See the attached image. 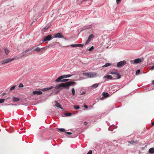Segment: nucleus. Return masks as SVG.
Returning a JSON list of instances; mask_svg holds the SVG:
<instances>
[{"label":"nucleus","instance_id":"obj_1","mask_svg":"<svg viewBox=\"0 0 154 154\" xmlns=\"http://www.w3.org/2000/svg\"><path fill=\"white\" fill-rule=\"evenodd\" d=\"M75 83V82L70 81L68 82L65 83H62L57 85L55 87L56 89H60L61 90L64 88L65 89L68 90L70 86L72 85Z\"/></svg>","mask_w":154,"mask_h":154},{"label":"nucleus","instance_id":"obj_2","mask_svg":"<svg viewBox=\"0 0 154 154\" xmlns=\"http://www.w3.org/2000/svg\"><path fill=\"white\" fill-rule=\"evenodd\" d=\"M83 74L88 78H94L98 76L97 74L95 72H84Z\"/></svg>","mask_w":154,"mask_h":154},{"label":"nucleus","instance_id":"obj_3","mask_svg":"<svg viewBox=\"0 0 154 154\" xmlns=\"http://www.w3.org/2000/svg\"><path fill=\"white\" fill-rule=\"evenodd\" d=\"M143 60L144 59L143 58H137L134 60L131 61V63L132 64H136L139 63L143 61Z\"/></svg>","mask_w":154,"mask_h":154},{"label":"nucleus","instance_id":"obj_4","mask_svg":"<svg viewBox=\"0 0 154 154\" xmlns=\"http://www.w3.org/2000/svg\"><path fill=\"white\" fill-rule=\"evenodd\" d=\"M126 63V61L125 60H123L118 62L117 64V66L118 67L121 68Z\"/></svg>","mask_w":154,"mask_h":154},{"label":"nucleus","instance_id":"obj_5","mask_svg":"<svg viewBox=\"0 0 154 154\" xmlns=\"http://www.w3.org/2000/svg\"><path fill=\"white\" fill-rule=\"evenodd\" d=\"M55 37L56 38H61L66 39L65 37L63 36L62 33H57L54 35Z\"/></svg>","mask_w":154,"mask_h":154},{"label":"nucleus","instance_id":"obj_6","mask_svg":"<svg viewBox=\"0 0 154 154\" xmlns=\"http://www.w3.org/2000/svg\"><path fill=\"white\" fill-rule=\"evenodd\" d=\"M34 51V50L33 49V48H32L28 49H27L25 51H24L23 53H22V56H24L26 54H27L26 53V52H27L29 51H31V52H33Z\"/></svg>","mask_w":154,"mask_h":154},{"label":"nucleus","instance_id":"obj_7","mask_svg":"<svg viewBox=\"0 0 154 154\" xmlns=\"http://www.w3.org/2000/svg\"><path fill=\"white\" fill-rule=\"evenodd\" d=\"M52 36L51 35H49L47 36L44 37V42H46L47 41H50L51 40Z\"/></svg>","mask_w":154,"mask_h":154},{"label":"nucleus","instance_id":"obj_8","mask_svg":"<svg viewBox=\"0 0 154 154\" xmlns=\"http://www.w3.org/2000/svg\"><path fill=\"white\" fill-rule=\"evenodd\" d=\"M14 60V59H7L5 60L2 61V64H5V63H8L10 61H11Z\"/></svg>","mask_w":154,"mask_h":154},{"label":"nucleus","instance_id":"obj_9","mask_svg":"<svg viewBox=\"0 0 154 154\" xmlns=\"http://www.w3.org/2000/svg\"><path fill=\"white\" fill-rule=\"evenodd\" d=\"M94 37V35L93 34L91 35L89 37H88V39L87 40V41H86L85 44H88L89 43L90 41L91 40V39L93 38Z\"/></svg>","mask_w":154,"mask_h":154},{"label":"nucleus","instance_id":"obj_10","mask_svg":"<svg viewBox=\"0 0 154 154\" xmlns=\"http://www.w3.org/2000/svg\"><path fill=\"white\" fill-rule=\"evenodd\" d=\"M110 73L112 74H116V77L118 79L120 78L121 76V75L118 73L116 72H112Z\"/></svg>","mask_w":154,"mask_h":154},{"label":"nucleus","instance_id":"obj_11","mask_svg":"<svg viewBox=\"0 0 154 154\" xmlns=\"http://www.w3.org/2000/svg\"><path fill=\"white\" fill-rule=\"evenodd\" d=\"M42 94V92L40 91H34L32 92L33 94H37V95H40Z\"/></svg>","mask_w":154,"mask_h":154},{"label":"nucleus","instance_id":"obj_12","mask_svg":"<svg viewBox=\"0 0 154 154\" xmlns=\"http://www.w3.org/2000/svg\"><path fill=\"white\" fill-rule=\"evenodd\" d=\"M103 78L106 79H112V77L111 75H107L104 76Z\"/></svg>","mask_w":154,"mask_h":154},{"label":"nucleus","instance_id":"obj_13","mask_svg":"<svg viewBox=\"0 0 154 154\" xmlns=\"http://www.w3.org/2000/svg\"><path fill=\"white\" fill-rule=\"evenodd\" d=\"M55 102L56 103L55 105L57 107L60 108L62 109H63V108L62 107V106L59 103L57 102V101H55Z\"/></svg>","mask_w":154,"mask_h":154},{"label":"nucleus","instance_id":"obj_14","mask_svg":"<svg viewBox=\"0 0 154 154\" xmlns=\"http://www.w3.org/2000/svg\"><path fill=\"white\" fill-rule=\"evenodd\" d=\"M63 79V77L62 76H61L59 77L55 81L57 82H61V80Z\"/></svg>","mask_w":154,"mask_h":154},{"label":"nucleus","instance_id":"obj_15","mask_svg":"<svg viewBox=\"0 0 154 154\" xmlns=\"http://www.w3.org/2000/svg\"><path fill=\"white\" fill-rule=\"evenodd\" d=\"M45 48H39L38 47H37L36 48H35V49H34V51H37V52H39L41 51V49H45Z\"/></svg>","mask_w":154,"mask_h":154},{"label":"nucleus","instance_id":"obj_16","mask_svg":"<svg viewBox=\"0 0 154 154\" xmlns=\"http://www.w3.org/2000/svg\"><path fill=\"white\" fill-rule=\"evenodd\" d=\"M102 95L104 97H108L109 96V94L107 93L103 92L102 93Z\"/></svg>","mask_w":154,"mask_h":154},{"label":"nucleus","instance_id":"obj_17","mask_svg":"<svg viewBox=\"0 0 154 154\" xmlns=\"http://www.w3.org/2000/svg\"><path fill=\"white\" fill-rule=\"evenodd\" d=\"M149 152L151 154L154 153V149L153 148H150L149 150Z\"/></svg>","mask_w":154,"mask_h":154},{"label":"nucleus","instance_id":"obj_18","mask_svg":"<svg viewBox=\"0 0 154 154\" xmlns=\"http://www.w3.org/2000/svg\"><path fill=\"white\" fill-rule=\"evenodd\" d=\"M13 100L14 102H17L19 101L20 99L18 98L13 97Z\"/></svg>","mask_w":154,"mask_h":154},{"label":"nucleus","instance_id":"obj_19","mask_svg":"<svg viewBox=\"0 0 154 154\" xmlns=\"http://www.w3.org/2000/svg\"><path fill=\"white\" fill-rule=\"evenodd\" d=\"M5 53L6 55H8L10 52L9 50L7 48H5Z\"/></svg>","mask_w":154,"mask_h":154},{"label":"nucleus","instance_id":"obj_20","mask_svg":"<svg viewBox=\"0 0 154 154\" xmlns=\"http://www.w3.org/2000/svg\"><path fill=\"white\" fill-rule=\"evenodd\" d=\"M111 65V64L109 63H106L105 64L102 66L103 67H106Z\"/></svg>","mask_w":154,"mask_h":154},{"label":"nucleus","instance_id":"obj_21","mask_svg":"<svg viewBox=\"0 0 154 154\" xmlns=\"http://www.w3.org/2000/svg\"><path fill=\"white\" fill-rule=\"evenodd\" d=\"M98 86V84L97 83L95 84L92 85V87L94 88H97Z\"/></svg>","mask_w":154,"mask_h":154},{"label":"nucleus","instance_id":"obj_22","mask_svg":"<svg viewBox=\"0 0 154 154\" xmlns=\"http://www.w3.org/2000/svg\"><path fill=\"white\" fill-rule=\"evenodd\" d=\"M49 27V26H45V27H44V28L43 29L42 31L43 32H45L46 30H47L48 29Z\"/></svg>","mask_w":154,"mask_h":154},{"label":"nucleus","instance_id":"obj_23","mask_svg":"<svg viewBox=\"0 0 154 154\" xmlns=\"http://www.w3.org/2000/svg\"><path fill=\"white\" fill-rule=\"evenodd\" d=\"M62 76L63 79L64 78H69L71 76V75H63Z\"/></svg>","mask_w":154,"mask_h":154},{"label":"nucleus","instance_id":"obj_24","mask_svg":"<svg viewBox=\"0 0 154 154\" xmlns=\"http://www.w3.org/2000/svg\"><path fill=\"white\" fill-rule=\"evenodd\" d=\"M72 94L73 96H74L75 95V89L74 88H73L72 89Z\"/></svg>","mask_w":154,"mask_h":154},{"label":"nucleus","instance_id":"obj_25","mask_svg":"<svg viewBox=\"0 0 154 154\" xmlns=\"http://www.w3.org/2000/svg\"><path fill=\"white\" fill-rule=\"evenodd\" d=\"M72 115V114L70 113L66 112L65 114V115L66 116H70Z\"/></svg>","mask_w":154,"mask_h":154},{"label":"nucleus","instance_id":"obj_26","mask_svg":"<svg viewBox=\"0 0 154 154\" xmlns=\"http://www.w3.org/2000/svg\"><path fill=\"white\" fill-rule=\"evenodd\" d=\"M78 44H72L71 45V46L72 47H77Z\"/></svg>","mask_w":154,"mask_h":154},{"label":"nucleus","instance_id":"obj_27","mask_svg":"<svg viewBox=\"0 0 154 154\" xmlns=\"http://www.w3.org/2000/svg\"><path fill=\"white\" fill-rule=\"evenodd\" d=\"M128 143H131V144H134L137 143L136 142V141H134V140H131V141H129L128 142Z\"/></svg>","mask_w":154,"mask_h":154},{"label":"nucleus","instance_id":"obj_28","mask_svg":"<svg viewBox=\"0 0 154 154\" xmlns=\"http://www.w3.org/2000/svg\"><path fill=\"white\" fill-rule=\"evenodd\" d=\"M58 130L62 132H64L65 131V129L63 128H59V129H58Z\"/></svg>","mask_w":154,"mask_h":154},{"label":"nucleus","instance_id":"obj_29","mask_svg":"<svg viewBox=\"0 0 154 154\" xmlns=\"http://www.w3.org/2000/svg\"><path fill=\"white\" fill-rule=\"evenodd\" d=\"M74 107L75 108V109H78L79 108V106L78 105H75L74 106Z\"/></svg>","mask_w":154,"mask_h":154},{"label":"nucleus","instance_id":"obj_30","mask_svg":"<svg viewBox=\"0 0 154 154\" xmlns=\"http://www.w3.org/2000/svg\"><path fill=\"white\" fill-rule=\"evenodd\" d=\"M5 101V99H0V103H3Z\"/></svg>","mask_w":154,"mask_h":154},{"label":"nucleus","instance_id":"obj_31","mask_svg":"<svg viewBox=\"0 0 154 154\" xmlns=\"http://www.w3.org/2000/svg\"><path fill=\"white\" fill-rule=\"evenodd\" d=\"M69 80V79H65L62 80H61V82H67V81H68Z\"/></svg>","mask_w":154,"mask_h":154},{"label":"nucleus","instance_id":"obj_32","mask_svg":"<svg viewBox=\"0 0 154 154\" xmlns=\"http://www.w3.org/2000/svg\"><path fill=\"white\" fill-rule=\"evenodd\" d=\"M77 47L82 48L83 47V45L82 44H78Z\"/></svg>","mask_w":154,"mask_h":154},{"label":"nucleus","instance_id":"obj_33","mask_svg":"<svg viewBox=\"0 0 154 154\" xmlns=\"http://www.w3.org/2000/svg\"><path fill=\"white\" fill-rule=\"evenodd\" d=\"M23 87V85L22 83H20L19 86V88H22Z\"/></svg>","mask_w":154,"mask_h":154},{"label":"nucleus","instance_id":"obj_34","mask_svg":"<svg viewBox=\"0 0 154 154\" xmlns=\"http://www.w3.org/2000/svg\"><path fill=\"white\" fill-rule=\"evenodd\" d=\"M15 86H12V87H11V88L10 89V90L12 91L13 90H14L15 89Z\"/></svg>","mask_w":154,"mask_h":154},{"label":"nucleus","instance_id":"obj_35","mask_svg":"<svg viewBox=\"0 0 154 154\" xmlns=\"http://www.w3.org/2000/svg\"><path fill=\"white\" fill-rule=\"evenodd\" d=\"M94 49V47L93 46H92L91 48L89 49L88 50L89 51H91Z\"/></svg>","mask_w":154,"mask_h":154},{"label":"nucleus","instance_id":"obj_36","mask_svg":"<svg viewBox=\"0 0 154 154\" xmlns=\"http://www.w3.org/2000/svg\"><path fill=\"white\" fill-rule=\"evenodd\" d=\"M140 72V70L138 69L136 71V75H138L139 74Z\"/></svg>","mask_w":154,"mask_h":154},{"label":"nucleus","instance_id":"obj_37","mask_svg":"<svg viewBox=\"0 0 154 154\" xmlns=\"http://www.w3.org/2000/svg\"><path fill=\"white\" fill-rule=\"evenodd\" d=\"M116 3L118 4L120 2L121 0H116Z\"/></svg>","mask_w":154,"mask_h":154},{"label":"nucleus","instance_id":"obj_38","mask_svg":"<svg viewBox=\"0 0 154 154\" xmlns=\"http://www.w3.org/2000/svg\"><path fill=\"white\" fill-rule=\"evenodd\" d=\"M150 69L151 70H152L154 69V65L152 66Z\"/></svg>","mask_w":154,"mask_h":154},{"label":"nucleus","instance_id":"obj_39","mask_svg":"<svg viewBox=\"0 0 154 154\" xmlns=\"http://www.w3.org/2000/svg\"><path fill=\"white\" fill-rule=\"evenodd\" d=\"M92 151L91 150H90L88 153H87V154H92Z\"/></svg>","mask_w":154,"mask_h":154},{"label":"nucleus","instance_id":"obj_40","mask_svg":"<svg viewBox=\"0 0 154 154\" xmlns=\"http://www.w3.org/2000/svg\"><path fill=\"white\" fill-rule=\"evenodd\" d=\"M66 133L69 135H71L72 134V133L70 132H66Z\"/></svg>","mask_w":154,"mask_h":154},{"label":"nucleus","instance_id":"obj_41","mask_svg":"<svg viewBox=\"0 0 154 154\" xmlns=\"http://www.w3.org/2000/svg\"><path fill=\"white\" fill-rule=\"evenodd\" d=\"M84 123L85 125H87L88 124V123L86 122H84Z\"/></svg>","mask_w":154,"mask_h":154},{"label":"nucleus","instance_id":"obj_42","mask_svg":"<svg viewBox=\"0 0 154 154\" xmlns=\"http://www.w3.org/2000/svg\"><path fill=\"white\" fill-rule=\"evenodd\" d=\"M84 107H85V108H88V106L86 105H84Z\"/></svg>","mask_w":154,"mask_h":154},{"label":"nucleus","instance_id":"obj_43","mask_svg":"<svg viewBox=\"0 0 154 154\" xmlns=\"http://www.w3.org/2000/svg\"><path fill=\"white\" fill-rule=\"evenodd\" d=\"M53 88V87L51 86V87L50 88H49L48 90H49V89H52Z\"/></svg>","mask_w":154,"mask_h":154},{"label":"nucleus","instance_id":"obj_44","mask_svg":"<svg viewBox=\"0 0 154 154\" xmlns=\"http://www.w3.org/2000/svg\"><path fill=\"white\" fill-rule=\"evenodd\" d=\"M85 94V92H83L82 94H81V95H83L84 94Z\"/></svg>","mask_w":154,"mask_h":154},{"label":"nucleus","instance_id":"obj_45","mask_svg":"<svg viewBox=\"0 0 154 154\" xmlns=\"http://www.w3.org/2000/svg\"><path fill=\"white\" fill-rule=\"evenodd\" d=\"M154 125V122L152 123V126Z\"/></svg>","mask_w":154,"mask_h":154},{"label":"nucleus","instance_id":"obj_46","mask_svg":"<svg viewBox=\"0 0 154 154\" xmlns=\"http://www.w3.org/2000/svg\"><path fill=\"white\" fill-rule=\"evenodd\" d=\"M152 83L154 85V81H152Z\"/></svg>","mask_w":154,"mask_h":154},{"label":"nucleus","instance_id":"obj_47","mask_svg":"<svg viewBox=\"0 0 154 154\" xmlns=\"http://www.w3.org/2000/svg\"><path fill=\"white\" fill-rule=\"evenodd\" d=\"M10 98V97H9L8 98H7V99H9Z\"/></svg>","mask_w":154,"mask_h":154}]
</instances>
